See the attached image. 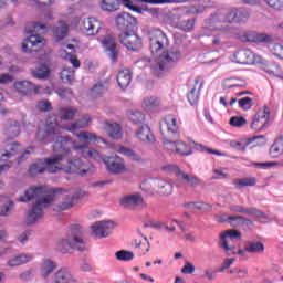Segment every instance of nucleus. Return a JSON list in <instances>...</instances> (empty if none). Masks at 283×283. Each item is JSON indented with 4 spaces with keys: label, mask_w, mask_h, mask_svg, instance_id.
Instances as JSON below:
<instances>
[{
    "label": "nucleus",
    "mask_w": 283,
    "mask_h": 283,
    "mask_svg": "<svg viewBox=\"0 0 283 283\" xmlns=\"http://www.w3.org/2000/svg\"><path fill=\"white\" fill-rule=\"evenodd\" d=\"M63 128L56 124V122H52L49 119L46 125L43 128H39L36 133V140L39 143H54L53 151H59L64 147V145H69V147H74L78 154H82L83 158H98V153L91 148L87 145H76V142L72 140L69 137L59 136Z\"/></svg>",
    "instance_id": "f257e3e1"
},
{
    "label": "nucleus",
    "mask_w": 283,
    "mask_h": 283,
    "mask_svg": "<svg viewBox=\"0 0 283 283\" xmlns=\"http://www.w3.org/2000/svg\"><path fill=\"white\" fill-rule=\"evenodd\" d=\"M70 149H74L76 154L83 156V154L78 153L74 147L64 145V147L57 150L60 154L54 156V163L49 165V171L51 174L65 171V174H78V176H86L90 169L85 167V164H83L81 159H70Z\"/></svg>",
    "instance_id": "f03ea898"
},
{
    "label": "nucleus",
    "mask_w": 283,
    "mask_h": 283,
    "mask_svg": "<svg viewBox=\"0 0 283 283\" xmlns=\"http://www.w3.org/2000/svg\"><path fill=\"white\" fill-rule=\"evenodd\" d=\"M44 191L43 186H32L24 191V195L20 196L17 201L18 202H30V200H34L32 208L27 212V224H38L44 216L43 209H48V207H52L51 197L46 196H32L29 191Z\"/></svg>",
    "instance_id": "7ed1b4c3"
},
{
    "label": "nucleus",
    "mask_w": 283,
    "mask_h": 283,
    "mask_svg": "<svg viewBox=\"0 0 283 283\" xmlns=\"http://www.w3.org/2000/svg\"><path fill=\"white\" fill-rule=\"evenodd\" d=\"M27 193H32V196H45L52 200L51 207L53 211H67L74 207V199L72 192L65 189H52L43 186V190H31Z\"/></svg>",
    "instance_id": "20e7f679"
},
{
    "label": "nucleus",
    "mask_w": 283,
    "mask_h": 283,
    "mask_svg": "<svg viewBox=\"0 0 283 283\" xmlns=\"http://www.w3.org/2000/svg\"><path fill=\"white\" fill-rule=\"evenodd\" d=\"M57 250L61 253H72V251H85L87 242L83 238V228L81 226H72L66 238H62L56 242Z\"/></svg>",
    "instance_id": "39448f33"
},
{
    "label": "nucleus",
    "mask_w": 283,
    "mask_h": 283,
    "mask_svg": "<svg viewBox=\"0 0 283 283\" xmlns=\"http://www.w3.org/2000/svg\"><path fill=\"white\" fill-rule=\"evenodd\" d=\"M45 24L41 22H29L25 25V32L27 34H30V36L25 38L24 41L21 44L22 52H25L27 54H30V52L43 48L45 45V39L39 34H34V32H41V30H45Z\"/></svg>",
    "instance_id": "423d86ee"
},
{
    "label": "nucleus",
    "mask_w": 283,
    "mask_h": 283,
    "mask_svg": "<svg viewBox=\"0 0 283 283\" xmlns=\"http://www.w3.org/2000/svg\"><path fill=\"white\" fill-rule=\"evenodd\" d=\"M180 61V51L171 50L163 52L151 63V70L155 76H165L169 70L175 67L176 63Z\"/></svg>",
    "instance_id": "0eeeda50"
},
{
    "label": "nucleus",
    "mask_w": 283,
    "mask_h": 283,
    "mask_svg": "<svg viewBox=\"0 0 283 283\" xmlns=\"http://www.w3.org/2000/svg\"><path fill=\"white\" fill-rule=\"evenodd\" d=\"M163 145L167 151H172L178 154L179 156H191L193 154V149L198 151H205V146L200 144H196V142H189L188 144L180 140H171L167 137L163 138Z\"/></svg>",
    "instance_id": "6e6552de"
},
{
    "label": "nucleus",
    "mask_w": 283,
    "mask_h": 283,
    "mask_svg": "<svg viewBox=\"0 0 283 283\" xmlns=\"http://www.w3.org/2000/svg\"><path fill=\"white\" fill-rule=\"evenodd\" d=\"M221 240V249H223L224 253L228 255H235L238 253L239 255L244 256V250L239 249L237 247L238 242L242 240V233L238 230H227L220 235Z\"/></svg>",
    "instance_id": "1a4fd4ad"
},
{
    "label": "nucleus",
    "mask_w": 283,
    "mask_h": 283,
    "mask_svg": "<svg viewBox=\"0 0 283 283\" xmlns=\"http://www.w3.org/2000/svg\"><path fill=\"white\" fill-rule=\"evenodd\" d=\"M140 189H143V191H153L159 196H171V193H174V185L163 178L146 179L142 182Z\"/></svg>",
    "instance_id": "9d476101"
},
{
    "label": "nucleus",
    "mask_w": 283,
    "mask_h": 283,
    "mask_svg": "<svg viewBox=\"0 0 283 283\" xmlns=\"http://www.w3.org/2000/svg\"><path fill=\"white\" fill-rule=\"evenodd\" d=\"M94 151L97 153L96 149H94ZM98 158H94V157H84L87 158L88 160H96L97 163H101V160L104 161L106 169L111 172V174H124V171H127V168L125 166V159H123L120 156L118 155H113V156H108V157H102L99 153H97Z\"/></svg>",
    "instance_id": "9b49d317"
},
{
    "label": "nucleus",
    "mask_w": 283,
    "mask_h": 283,
    "mask_svg": "<svg viewBox=\"0 0 283 283\" xmlns=\"http://www.w3.org/2000/svg\"><path fill=\"white\" fill-rule=\"evenodd\" d=\"M119 206L124 207V209H147V201L143 198L140 192H133L130 195H126L119 199Z\"/></svg>",
    "instance_id": "f8f14e48"
},
{
    "label": "nucleus",
    "mask_w": 283,
    "mask_h": 283,
    "mask_svg": "<svg viewBox=\"0 0 283 283\" xmlns=\"http://www.w3.org/2000/svg\"><path fill=\"white\" fill-rule=\"evenodd\" d=\"M269 120H271V109L263 106L252 117L250 128L253 129V132H262V129L269 127Z\"/></svg>",
    "instance_id": "ddd939ff"
},
{
    "label": "nucleus",
    "mask_w": 283,
    "mask_h": 283,
    "mask_svg": "<svg viewBox=\"0 0 283 283\" xmlns=\"http://www.w3.org/2000/svg\"><path fill=\"white\" fill-rule=\"evenodd\" d=\"M150 52L151 54H158L169 45L167 35L161 30H155L149 33Z\"/></svg>",
    "instance_id": "4468645a"
},
{
    "label": "nucleus",
    "mask_w": 283,
    "mask_h": 283,
    "mask_svg": "<svg viewBox=\"0 0 283 283\" xmlns=\"http://www.w3.org/2000/svg\"><path fill=\"white\" fill-rule=\"evenodd\" d=\"M216 30H220V34L216 35L212 40L213 48H222L224 42L222 39H229L231 36H235L237 30L233 27L226 24L224 22H214Z\"/></svg>",
    "instance_id": "2eb2a0df"
},
{
    "label": "nucleus",
    "mask_w": 283,
    "mask_h": 283,
    "mask_svg": "<svg viewBox=\"0 0 283 283\" xmlns=\"http://www.w3.org/2000/svg\"><path fill=\"white\" fill-rule=\"evenodd\" d=\"M101 28H103V23L94 17L84 18L80 23V30L86 36H96L101 32Z\"/></svg>",
    "instance_id": "dca6fc26"
},
{
    "label": "nucleus",
    "mask_w": 283,
    "mask_h": 283,
    "mask_svg": "<svg viewBox=\"0 0 283 283\" xmlns=\"http://www.w3.org/2000/svg\"><path fill=\"white\" fill-rule=\"evenodd\" d=\"M116 229L114 221H97L91 226V231L96 238H107Z\"/></svg>",
    "instance_id": "f3484780"
},
{
    "label": "nucleus",
    "mask_w": 283,
    "mask_h": 283,
    "mask_svg": "<svg viewBox=\"0 0 283 283\" xmlns=\"http://www.w3.org/2000/svg\"><path fill=\"white\" fill-rule=\"evenodd\" d=\"M53 283H78V279L74 275V272L67 266L60 268L52 275Z\"/></svg>",
    "instance_id": "a211bd4d"
},
{
    "label": "nucleus",
    "mask_w": 283,
    "mask_h": 283,
    "mask_svg": "<svg viewBox=\"0 0 283 283\" xmlns=\"http://www.w3.org/2000/svg\"><path fill=\"white\" fill-rule=\"evenodd\" d=\"M159 129L163 136L168 134L172 136H178V118L174 115L166 116L159 124Z\"/></svg>",
    "instance_id": "6ab92c4d"
},
{
    "label": "nucleus",
    "mask_w": 283,
    "mask_h": 283,
    "mask_svg": "<svg viewBox=\"0 0 283 283\" xmlns=\"http://www.w3.org/2000/svg\"><path fill=\"white\" fill-rule=\"evenodd\" d=\"M99 43L106 50L109 59L116 61L118 59V50L116 49V39L112 34H106L102 38H98Z\"/></svg>",
    "instance_id": "aec40b11"
},
{
    "label": "nucleus",
    "mask_w": 283,
    "mask_h": 283,
    "mask_svg": "<svg viewBox=\"0 0 283 283\" xmlns=\"http://www.w3.org/2000/svg\"><path fill=\"white\" fill-rule=\"evenodd\" d=\"M54 161V157L46 158V159H40L31 164L29 168L30 176H39V174H43V171H48L49 174H52L50 171V165H52Z\"/></svg>",
    "instance_id": "412c9836"
},
{
    "label": "nucleus",
    "mask_w": 283,
    "mask_h": 283,
    "mask_svg": "<svg viewBox=\"0 0 283 283\" xmlns=\"http://www.w3.org/2000/svg\"><path fill=\"white\" fill-rule=\"evenodd\" d=\"M137 21L136 18H134L130 13L128 12H122L117 14L115 18V24L119 30H130L136 25Z\"/></svg>",
    "instance_id": "4be33fe9"
},
{
    "label": "nucleus",
    "mask_w": 283,
    "mask_h": 283,
    "mask_svg": "<svg viewBox=\"0 0 283 283\" xmlns=\"http://www.w3.org/2000/svg\"><path fill=\"white\" fill-rule=\"evenodd\" d=\"M32 260H34V254L32 253H18L8 259L7 266H10L11 269L23 266V264H29V262H32Z\"/></svg>",
    "instance_id": "5701e85b"
},
{
    "label": "nucleus",
    "mask_w": 283,
    "mask_h": 283,
    "mask_svg": "<svg viewBox=\"0 0 283 283\" xmlns=\"http://www.w3.org/2000/svg\"><path fill=\"white\" fill-rule=\"evenodd\" d=\"M104 132L107 134L109 138L113 140H120L123 138V127H120V124L116 122H109L106 120L103 124Z\"/></svg>",
    "instance_id": "b1692460"
},
{
    "label": "nucleus",
    "mask_w": 283,
    "mask_h": 283,
    "mask_svg": "<svg viewBox=\"0 0 283 283\" xmlns=\"http://www.w3.org/2000/svg\"><path fill=\"white\" fill-rule=\"evenodd\" d=\"M119 42L127 50H136L140 44V38L136 33L124 32L119 34Z\"/></svg>",
    "instance_id": "393cba45"
},
{
    "label": "nucleus",
    "mask_w": 283,
    "mask_h": 283,
    "mask_svg": "<svg viewBox=\"0 0 283 283\" xmlns=\"http://www.w3.org/2000/svg\"><path fill=\"white\" fill-rule=\"evenodd\" d=\"M59 269L56 261L52 259H43L40 263V275L43 280H49L50 275Z\"/></svg>",
    "instance_id": "a878e982"
},
{
    "label": "nucleus",
    "mask_w": 283,
    "mask_h": 283,
    "mask_svg": "<svg viewBox=\"0 0 283 283\" xmlns=\"http://www.w3.org/2000/svg\"><path fill=\"white\" fill-rule=\"evenodd\" d=\"M255 140H262L261 145H264V143H266V140L264 139V135H259V136H254L252 138L241 139L239 142L231 140L230 147H232V149H237V151H245L247 147H249V145H251V143H255Z\"/></svg>",
    "instance_id": "bb28decb"
},
{
    "label": "nucleus",
    "mask_w": 283,
    "mask_h": 283,
    "mask_svg": "<svg viewBox=\"0 0 283 283\" xmlns=\"http://www.w3.org/2000/svg\"><path fill=\"white\" fill-rule=\"evenodd\" d=\"M17 92L20 94H39L41 93V87L36 86L32 82L22 81L14 83Z\"/></svg>",
    "instance_id": "cd10ccee"
},
{
    "label": "nucleus",
    "mask_w": 283,
    "mask_h": 283,
    "mask_svg": "<svg viewBox=\"0 0 283 283\" xmlns=\"http://www.w3.org/2000/svg\"><path fill=\"white\" fill-rule=\"evenodd\" d=\"M19 134H21V127L19 126V123L17 120L9 119L6 123L3 129V135L6 136V138L12 140L13 138H17Z\"/></svg>",
    "instance_id": "c85d7f7f"
},
{
    "label": "nucleus",
    "mask_w": 283,
    "mask_h": 283,
    "mask_svg": "<svg viewBox=\"0 0 283 283\" xmlns=\"http://www.w3.org/2000/svg\"><path fill=\"white\" fill-rule=\"evenodd\" d=\"M136 137L140 143H145V145H151V143L156 142L154 133H151V128L147 125L142 126L136 130Z\"/></svg>",
    "instance_id": "c756f323"
},
{
    "label": "nucleus",
    "mask_w": 283,
    "mask_h": 283,
    "mask_svg": "<svg viewBox=\"0 0 283 283\" xmlns=\"http://www.w3.org/2000/svg\"><path fill=\"white\" fill-rule=\"evenodd\" d=\"M200 90H202V80L197 77L193 85L190 87L188 93V101L190 105H196L200 101Z\"/></svg>",
    "instance_id": "7c9ffc66"
},
{
    "label": "nucleus",
    "mask_w": 283,
    "mask_h": 283,
    "mask_svg": "<svg viewBox=\"0 0 283 283\" xmlns=\"http://www.w3.org/2000/svg\"><path fill=\"white\" fill-rule=\"evenodd\" d=\"M115 151H117V154H120L122 156H125L126 158H129V160H133V163H145V159L132 148H127L125 146H117L115 148Z\"/></svg>",
    "instance_id": "2f4dec72"
},
{
    "label": "nucleus",
    "mask_w": 283,
    "mask_h": 283,
    "mask_svg": "<svg viewBox=\"0 0 283 283\" xmlns=\"http://www.w3.org/2000/svg\"><path fill=\"white\" fill-rule=\"evenodd\" d=\"M249 19V12L238 11V9H232L227 15L224 23H240Z\"/></svg>",
    "instance_id": "473e14b6"
},
{
    "label": "nucleus",
    "mask_w": 283,
    "mask_h": 283,
    "mask_svg": "<svg viewBox=\"0 0 283 283\" xmlns=\"http://www.w3.org/2000/svg\"><path fill=\"white\" fill-rule=\"evenodd\" d=\"M243 41H248L249 43H265L266 41H271V36L264 33L250 31L243 35Z\"/></svg>",
    "instance_id": "72a5a7b5"
},
{
    "label": "nucleus",
    "mask_w": 283,
    "mask_h": 283,
    "mask_svg": "<svg viewBox=\"0 0 283 283\" xmlns=\"http://www.w3.org/2000/svg\"><path fill=\"white\" fill-rule=\"evenodd\" d=\"M177 180L179 182H181L182 185H186V187H198V185H200V179H198V177L193 176V175H189L185 171H180Z\"/></svg>",
    "instance_id": "f704fd0d"
},
{
    "label": "nucleus",
    "mask_w": 283,
    "mask_h": 283,
    "mask_svg": "<svg viewBox=\"0 0 283 283\" xmlns=\"http://www.w3.org/2000/svg\"><path fill=\"white\" fill-rule=\"evenodd\" d=\"M70 32V25L65 21H60L55 27H53V36L55 41H63Z\"/></svg>",
    "instance_id": "c9c22d12"
},
{
    "label": "nucleus",
    "mask_w": 283,
    "mask_h": 283,
    "mask_svg": "<svg viewBox=\"0 0 283 283\" xmlns=\"http://www.w3.org/2000/svg\"><path fill=\"white\" fill-rule=\"evenodd\" d=\"M145 112H156L160 107V98L156 96H147L142 102Z\"/></svg>",
    "instance_id": "e433bc0d"
},
{
    "label": "nucleus",
    "mask_w": 283,
    "mask_h": 283,
    "mask_svg": "<svg viewBox=\"0 0 283 283\" xmlns=\"http://www.w3.org/2000/svg\"><path fill=\"white\" fill-rule=\"evenodd\" d=\"M15 154H21V145L11 143L1 151L0 160H8V158H12Z\"/></svg>",
    "instance_id": "4c0bfd02"
},
{
    "label": "nucleus",
    "mask_w": 283,
    "mask_h": 283,
    "mask_svg": "<svg viewBox=\"0 0 283 283\" xmlns=\"http://www.w3.org/2000/svg\"><path fill=\"white\" fill-rule=\"evenodd\" d=\"M99 8L103 12H118L120 10V2L118 0H101Z\"/></svg>",
    "instance_id": "58836bf2"
},
{
    "label": "nucleus",
    "mask_w": 283,
    "mask_h": 283,
    "mask_svg": "<svg viewBox=\"0 0 283 283\" xmlns=\"http://www.w3.org/2000/svg\"><path fill=\"white\" fill-rule=\"evenodd\" d=\"M117 83L122 90L129 87V83H132V73L129 70L125 69L118 72L117 74Z\"/></svg>",
    "instance_id": "ea45409f"
},
{
    "label": "nucleus",
    "mask_w": 283,
    "mask_h": 283,
    "mask_svg": "<svg viewBox=\"0 0 283 283\" xmlns=\"http://www.w3.org/2000/svg\"><path fill=\"white\" fill-rule=\"evenodd\" d=\"M184 207L188 210V211H211L212 207L209 203H205V202H199V201H190V202H186L184 203Z\"/></svg>",
    "instance_id": "a19ab883"
},
{
    "label": "nucleus",
    "mask_w": 283,
    "mask_h": 283,
    "mask_svg": "<svg viewBox=\"0 0 283 283\" xmlns=\"http://www.w3.org/2000/svg\"><path fill=\"white\" fill-rule=\"evenodd\" d=\"M33 78H38L39 81H45L50 76V67L43 64L38 66L31 71Z\"/></svg>",
    "instance_id": "79ce46f5"
},
{
    "label": "nucleus",
    "mask_w": 283,
    "mask_h": 283,
    "mask_svg": "<svg viewBox=\"0 0 283 283\" xmlns=\"http://www.w3.org/2000/svg\"><path fill=\"white\" fill-rule=\"evenodd\" d=\"M75 136L76 138H78L81 143H85V145H92L93 143H96V140H98V137L96 136V134L85 132V130H82L75 134Z\"/></svg>",
    "instance_id": "37998d69"
},
{
    "label": "nucleus",
    "mask_w": 283,
    "mask_h": 283,
    "mask_svg": "<svg viewBox=\"0 0 283 283\" xmlns=\"http://www.w3.org/2000/svg\"><path fill=\"white\" fill-rule=\"evenodd\" d=\"M243 251L244 253H264V243L248 241Z\"/></svg>",
    "instance_id": "c03bdc74"
},
{
    "label": "nucleus",
    "mask_w": 283,
    "mask_h": 283,
    "mask_svg": "<svg viewBox=\"0 0 283 283\" xmlns=\"http://www.w3.org/2000/svg\"><path fill=\"white\" fill-rule=\"evenodd\" d=\"M283 154V136L279 137L270 148V156L272 158H280Z\"/></svg>",
    "instance_id": "a18cd8bd"
},
{
    "label": "nucleus",
    "mask_w": 283,
    "mask_h": 283,
    "mask_svg": "<svg viewBox=\"0 0 283 283\" xmlns=\"http://www.w3.org/2000/svg\"><path fill=\"white\" fill-rule=\"evenodd\" d=\"M92 123V117L90 115H85L81 119L76 120L70 128L69 132H74V129H85V127H90Z\"/></svg>",
    "instance_id": "49530a36"
},
{
    "label": "nucleus",
    "mask_w": 283,
    "mask_h": 283,
    "mask_svg": "<svg viewBox=\"0 0 283 283\" xmlns=\"http://www.w3.org/2000/svg\"><path fill=\"white\" fill-rule=\"evenodd\" d=\"M108 86L107 84H103L98 82L95 84L91 90V96L93 98H98L99 96H103V94H107Z\"/></svg>",
    "instance_id": "de8ad7c7"
},
{
    "label": "nucleus",
    "mask_w": 283,
    "mask_h": 283,
    "mask_svg": "<svg viewBox=\"0 0 283 283\" xmlns=\"http://www.w3.org/2000/svg\"><path fill=\"white\" fill-rule=\"evenodd\" d=\"M78 109L74 108V107H62L60 108V118L62 120H72V118H74V116H76Z\"/></svg>",
    "instance_id": "09e8293b"
},
{
    "label": "nucleus",
    "mask_w": 283,
    "mask_h": 283,
    "mask_svg": "<svg viewBox=\"0 0 283 283\" xmlns=\"http://www.w3.org/2000/svg\"><path fill=\"white\" fill-rule=\"evenodd\" d=\"M245 51V64L247 65H255L259 63H262V56L259 54H255L251 50H244Z\"/></svg>",
    "instance_id": "8fccbe9b"
},
{
    "label": "nucleus",
    "mask_w": 283,
    "mask_h": 283,
    "mask_svg": "<svg viewBox=\"0 0 283 283\" xmlns=\"http://www.w3.org/2000/svg\"><path fill=\"white\" fill-rule=\"evenodd\" d=\"M60 78L64 83L72 84L74 83V69L72 67H65L60 73Z\"/></svg>",
    "instance_id": "3c124183"
},
{
    "label": "nucleus",
    "mask_w": 283,
    "mask_h": 283,
    "mask_svg": "<svg viewBox=\"0 0 283 283\" xmlns=\"http://www.w3.org/2000/svg\"><path fill=\"white\" fill-rule=\"evenodd\" d=\"M115 258L119 262H132V260H134L135 255H134V252H132V251L120 250L115 253Z\"/></svg>",
    "instance_id": "603ef678"
},
{
    "label": "nucleus",
    "mask_w": 283,
    "mask_h": 283,
    "mask_svg": "<svg viewBox=\"0 0 283 283\" xmlns=\"http://www.w3.org/2000/svg\"><path fill=\"white\" fill-rule=\"evenodd\" d=\"M264 71L270 76H275L276 78H283L282 69H280V65H277V64L268 65V66H265Z\"/></svg>",
    "instance_id": "864d4df0"
},
{
    "label": "nucleus",
    "mask_w": 283,
    "mask_h": 283,
    "mask_svg": "<svg viewBox=\"0 0 283 283\" xmlns=\"http://www.w3.org/2000/svg\"><path fill=\"white\" fill-rule=\"evenodd\" d=\"M128 118L130 123H134V125H140L145 120V114L140 111H130L128 113Z\"/></svg>",
    "instance_id": "5fc2aeb1"
},
{
    "label": "nucleus",
    "mask_w": 283,
    "mask_h": 283,
    "mask_svg": "<svg viewBox=\"0 0 283 283\" xmlns=\"http://www.w3.org/2000/svg\"><path fill=\"white\" fill-rule=\"evenodd\" d=\"M30 235H32V230H25L22 233H20L17 238L19 244L25 247V244L30 242Z\"/></svg>",
    "instance_id": "6e6d98bb"
},
{
    "label": "nucleus",
    "mask_w": 283,
    "mask_h": 283,
    "mask_svg": "<svg viewBox=\"0 0 283 283\" xmlns=\"http://www.w3.org/2000/svg\"><path fill=\"white\" fill-rule=\"evenodd\" d=\"M161 171H165L166 174H172V176H176V178H178L181 170L180 168H178V166L168 164L161 167Z\"/></svg>",
    "instance_id": "4d7b16f0"
},
{
    "label": "nucleus",
    "mask_w": 283,
    "mask_h": 283,
    "mask_svg": "<svg viewBox=\"0 0 283 283\" xmlns=\"http://www.w3.org/2000/svg\"><path fill=\"white\" fill-rule=\"evenodd\" d=\"M238 187H255V178H242L234 181Z\"/></svg>",
    "instance_id": "13d9d810"
},
{
    "label": "nucleus",
    "mask_w": 283,
    "mask_h": 283,
    "mask_svg": "<svg viewBox=\"0 0 283 283\" xmlns=\"http://www.w3.org/2000/svg\"><path fill=\"white\" fill-rule=\"evenodd\" d=\"M238 103H239V107H241V109H244V112L253 107V99L251 97H243L239 99Z\"/></svg>",
    "instance_id": "bf43d9fd"
},
{
    "label": "nucleus",
    "mask_w": 283,
    "mask_h": 283,
    "mask_svg": "<svg viewBox=\"0 0 283 283\" xmlns=\"http://www.w3.org/2000/svg\"><path fill=\"white\" fill-rule=\"evenodd\" d=\"M195 21L193 20H181L179 22L180 30L184 32H191L193 30Z\"/></svg>",
    "instance_id": "052dcab7"
},
{
    "label": "nucleus",
    "mask_w": 283,
    "mask_h": 283,
    "mask_svg": "<svg viewBox=\"0 0 283 283\" xmlns=\"http://www.w3.org/2000/svg\"><path fill=\"white\" fill-rule=\"evenodd\" d=\"M229 224H230V227H242V226H244V217H242V216H235V217L230 216Z\"/></svg>",
    "instance_id": "680f3d73"
},
{
    "label": "nucleus",
    "mask_w": 283,
    "mask_h": 283,
    "mask_svg": "<svg viewBox=\"0 0 283 283\" xmlns=\"http://www.w3.org/2000/svg\"><path fill=\"white\" fill-rule=\"evenodd\" d=\"M13 207H14V202L8 201V203L4 205V206L1 208V210H0V216H1L2 218H8V216H9L10 213H12Z\"/></svg>",
    "instance_id": "e2e57ef3"
},
{
    "label": "nucleus",
    "mask_w": 283,
    "mask_h": 283,
    "mask_svg": "<svg viewBox=\"0 0 283 283\" xmlns=\"http://www.w3.org/2000/svg\"><path fill=\"white\" fill-rule=\"evenodd\" d=\"M270 50L274 56H277L279 59L283 60V45L275 43L270 46Z\"/></svg>",
    "instance_id": "0e129e2a"
},
{
    "label": "nucleus",
    "mask_w": 283,
    "mask_h": 283,
    "mask_svg": "<svg viewBox=\"0 0 283 283\" xmlns=\"http://www.w3.org/2000/svg\"><path fill=\"white\" fill-rule=\"evenodd\" d=\"M230 125H232V127H244L247 119L244 117L234 116L230 119Z\"/></svg>",
    "instance_id": "69168bd1"
},
{
    "label": "nucleus",
    "mask_w": 283,
    "mask_h": 283,
    "mask_svg": "<svg viewBox=\"0 0 283 283\" xmlns=\"http://www.w3.org/2000/svg\"><path fill=\"white\" fill-rule=\"evenodd\" d=\"M57 96L63 99L72 98V90L71 88H57L56 91Z\"/></svg>",
    "instance_id": "338daca9"
},
{
    "label": "nucleus",
    "mask_w": 283,
    "mask_h": 283,
    "mask_svg": "<svg viewBox=\"0 0 283 283\" xmlns=\"http://www.w3.org/2000/svg\"><path fill=\"white\" fill-rule=\"evenodd\" d=\"M270 8L273 10H283V0H265Z\"/></svg>",
    "instance_id": "774afa93"
}]
</instances>
